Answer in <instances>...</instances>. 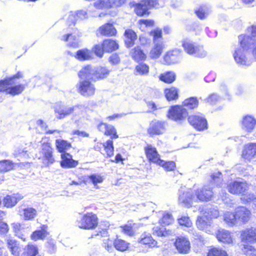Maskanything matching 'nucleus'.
Wrapping results in <instances>:
<instances>
[{
    "instance_id": "680f3d73",
    "label": "nucleus",
    "mask_w": 256,
    "mask_h": 256,
    "mask_svg": "<svg viewBox=\"0 0 256 256\" xmlns=\"http://www.w3.org/2000/svg\"><path fill=\"white\" fill-rule=\"evenodd\" d=\"M14 154L16 156H21L24 158H27L29 156L28 150H26V148H24L22 146L16 148L14 150Z\"/></svg>"
},
{
    "instance_id": "6ab92c4d",
    "label": "nucleus",
    "mask_w": 256,
    "mask_h": 256,
    "mask_svg": "<svg viewBox=\"0 0 256 256\" xmlns=\"http://www.w3.org/2000/svg\"><path fill=\"white\" fill-rule=\"evenodd\" d=\"M213 192L210 188L205 186L202 189H198L196 192L194 196H196V202L198 200L200 201H208L212 198Z\"/></svg>"
},
{
    "instance_id": "c9c22d12",
    "label": "nucleus",
    "mask_w": 256,
    "mask_h": 256,
    "mask_svg": "<svg viewBox=\"0 0 256 256\" xmlns=\"http://www.w3.org/2000/svg\"><path fill=\"white\" fill-rule=\"evenodd\" d=\"M74 56L80 60H86L92 58V53L90 50L84 48L78 50Z\"/></svg>"
},
{
    "instance_id": "20e7f679",
    "label": "nucleus",
    "mask_w": 256,
    "mask_h": 256,
    "mask_svg": "<svg viewBox=\"0 0 256 256\" xmlns=\"http://www.w3.org/2000/svg\"><path fill=\"white\" fill-rule=\"evenodd\" d=\"M130 5L131 7H134V12L139 16L148 14V11L151 8H157L158 7V4L156 0H144L139 4L131 2L130 3Z\"/></svg>"
},
{
    "instance_id": "49530a36",
    "label": "nucleus",
    "mask_w": 256,
    "mask_h": 256,
    "mask_svg": "<svg viewBox=\"0 0 256 256\" xmlns=\"http://www.w3.org/2000/svg\"><path fill=\"white\" fill-rule=\"evenodd\" d=\"M164 92L168 100H175L178 97V92L175 88L172 87L170 88H166Z\"/></svg>"
},
{
    "instance_id": "0e129e2a",
    "label": "nucleus",
    "mask_w": 256,
    "mask_h": 256,
    "mask_svg": "<svg viewBox=\"0 0 256 256\" xmlns=\"http://www.w3.org/2000/svg\"><path fill=\"white\" fill-rule=\"evenodd\" d=\"M178 224L188 228L192 226V222L190 220L189 217L186 216H182L178 219Z\"/></svg>"
},
{
    "instance_id": "1a4fd4ad",
    "label": "nucleus",
    "mask_w": 256,
    "mask_h": 256,
    "mask_svg": "<svg viewBox=\"0 0 256 256\" xmlns=\"http://www.w3.org/2000/svg\"><path fill=\"white\" fill-rule=\"evenodd\" d=\"M188 112L186 108L182 106H176L171 108L168 111V116L170 118L177 121L186 118Z\"/></svg>"
},
{
    "instance_id": "4d7b16f0",
    "label": "nucleus",
    "mask_w": 256,
    "mask_h": 256,
    "mask_svg": "<svg viewBox=\"0 0 256 256\" xmlns=\"http://www.w3.org/2000/svg\"><path fill=\"white\" fill-rule=\"evenodd\" d=\"M150 35L153 37V42H163L162 40V32L158 28H156L152 30L150 32Z\"/></svg>"
},
{
    "instance_id": "f3484780",
    "label": "nucleus",
    "mask_w": 256,
    "mask_h": 256,
    "mask_svg": "<svg viewBox=\"0 0 256 256\" xmlns=\"http://www.w3.org/2000/svg\"><path fill=\"white\" fill-rule=\"evenodd\" d=\"M74 106H66L64 104H58L54 108L56 116L62 119L70 114L74 109Z\"/></svg>"
},
{
    "instance_id": "a18cd8bd",
    "label": "nucleus",
    "mask_w": 256,
    "mask_h": 256,
    "mask_svg": "<svg viewBox=\"0 0 256 256\" xmlns=\"http://www.w3.org/2000/svg\"><path fill=\"white\" fill-rule=\"evenodd\" d=\"M129 246V244L121 239H116L114 241V246L116 250L124 252L126 250Z\"/></svg>"
},
{
    "instance_id": "6e6d98bb",
    "label": "nucleus",
    "mask_w": 256,
    "mask_h": 256,
    "mask_svg": "<svg viewBox=\"0 0 256 256\" xmlns=\"http://www.w3.org/2000/svg\"><path fill=\"white\" fill-rule=\"evenodd\" d=\"M240 200L244 204H246L250 202H252L254 204H256L255 201L256 200V198L253 194H244V192L242 194Z\"/></svg>"
},
{
    "instance_id": "a211bd4d",
    "label": "nucleus",
    "mask_w": 256,
    "mask_h": 256,
    "mask_svg": "<svg viewBox=\"0 0 256 256\" xmlns=\"http://www.w3.org/2000/svg\"><path fill=\"white\" fill-rule=\"evenodd\" d=\"M174 245L178 252L182 254H186L190 250V242L189 240L184 237H179L176 238Z\"/></svg>"
},
{
    "instance_id": "3c124183",
    "label": "nucleus",
    "mask_w": 256,
    "mask_h": 256,
    "mask_svg": "<svg viewBox=\"0 0 256 256\" xmlns=\"http://www.w3.org/2000/svg\"><path fill=\"white\" fill-rule=\"evenodd\" d=\"M183 104L188 108L193 109L198 106V101L196 98L192 97L185 100Z\"/></svg>"
},
{
    "instance_id": "052dcab7",
    "label": "nucleus",
    "mask_w": 256,
    "mask_h": 256,
    "mask_svg": "<svg viewBox=\"0 0 256 256\" xmlns=\"http://www.w3.org/2000/svg\"><path fill=\"white\" fill-rule=\"evenodd\" d=\"M208 8L206 6H201L198 10L196 11V16L200 19L204 18L209 14Z\"/></svg>"
},
{
    "instance_id": "dca6fc26",
    "label": "nucleus",
    "mask_w": 256,
    "mask_h": 256,
    "mask_svg": "<svg viewBox=\"0 0 256 256\" xmlns=\"http://www.w3.org/2000/svg\"><path fill=\"white\" fill-rule=\"evenodd\" d=\"M42 148V152L44 158L43 162L46 164L47 166H49L54 162L52 148L49 143H43Z\"/></svg>"
},
{
    "instance_id": "e2e57ef3",
    "label": "nucleus",
    "mask_w": 256,
    "mask_h": 256,
    "mask_svg": "<svg viewBox=\"0 0 256 256\" xmlns=\"http://www.w3.org/2000/svg\"><path fill=\"white\" fill-rule=\"evenodd\" d=\"M104 134L110 136L112 138H118L116 129L112 125L108 124L106 131H104Z\"/></svg>"
},
{
    "instance_id": "0eeeda50",
    "label": "nucleus",
    "mask_w": 256,
    "mask_h": 256,
    "mask_svg": "<svg viewBox=\"0 0 256 256\" xmlns=\"http://www.w3.org/2000/svg\"><path fill=\"white\" fill-rule=\"evenodd\" d=\"M125 2L126 0H98L94 3V6L97 9H108L120 6Z\"/></svg>"
},
{
    "instance_id": "f704fd0d",
    "label": "nucleus",
    "mask_w": 256,
    "mask_h": 256,
    "mask_svg": "<svg viewBox=\"0 0 256 256\" xmlns=\"http://www.w3.org/2000/svg\"><path fill=\"white\" fill-rule=\"evenodd\" d=\"M104 178L96 174L90 175V176H86L83 178V182L84 184H86L89 182H91L94 188H98L97 184L102 183L103 182Z\"/></svg>"
},
{
    "instance_id": "c85d7f7f",
    "label": "nucleus",
    "mask_w": 256,
    "mask_h": 256,
    "mask_svg": "<svg viewBox=\"0 0 256 256\" xmlns=\"http://www.w3.org/2000/svg\"><path fill=\"white\" fill-rule=\"evenodd\" d=\"M22 198L23 196L18 194L8 195L4 199V204L5 206L12 208Z\"/></svg>"
},
{
    "instance_id": "4c0bfd02",
    "label": "nucleus",
    "mask_w": 256,
    "mask_h": 256,
    "mask_svg": "<svg viewBox=\"0 0 256 256\" xmlns=\"http://www.w3.org/2000/svg\"><path fill=\"white\" fill-rule=\"evenodd\" d=\"M109 73L110 70L106 67L95 68L94 81L106 78Z\"/></svg>"
},
{
    "instance_id": "5fc2aeb1",
    "label": "nucleus",
    "mask_w": 256,
    "mask_h": 256,
    "mask_svg": "<svg viewBox=\"0 0 256 256\" xmlns=\"http://www.w3.org/2000/svg\"><path fill=\"white\" fill-rule=\"evenodd\" d=\"M24 215L26 220L34 219L36 215V211L32 208H28L24 210Z\"/></svg>"
},
{
    "instance_id": "39448f33",
    "label": "nucleus",
    "mask_w": 256,
    "mask_h": 256,
    "mask_svg": "<svg viewBox=\"0 0 256 256\" xmlns=\"http://www.w3.org/2000/svg\"><path fill=\"white\" fill-rule=\"evenodd\" d=\"M98 224V218L96 214L92 212L85 214L77 222V226L80 228L90 230L95 228Z\"/></svg>"
},
{
    "instance_id": "37998d69",
    "label": "nucleus",
    "mask_w": 256,
    "mask_h": 256,
    "mask_svg": "<svg viewBox=\"0 0 256 256\" xmlns=\"http://www.w3.org/2000/svg\"><path fill=\"white\" fill-rule=\"evenodd\" d=\"M61 40L64 42H68V46L76 48L78 46V41L76 36L72 34H66L62 36Z\"/></svg>"
},
{
    "instance_id": "423d86ee",
    "label": "nucleus",
    "mask_w": 256,
    "mask_h": 256,
    "mask_svg": "<svg viewBox=\"0 0 256 256\" xmlns=\"http://www.w3.org/2000/svg\"><path fill=\"white\" fill-rule=\"evenodd\" d=\"M188 121L194 128L198 130H202L207 128L206 120L202 114L190 116L188 118Z\"/></svg>"
},
{
    "instance_id": "7c9ffc66",
    "label": "nucleus",
    "mask_w": 256,
    "mask_h": 256,
    "mask_svg": "<svg viewBox=\"0 0 256 256\" xmlns=\"http://www.w3.org/2000/svg\"><path fill=\"white\" fill-rule=\"evenodd\" d=\"M180 52L178 50H173L168 52L164 56V62L168 64H173L178 62L180 58L178 54Z\"/></svg>"
},
{
    "instance_id": "09e8293b",
    "label": "nucleus",
    "mask_w": 256,
    "mask_h": 256,
    "mask_svg": "<svg viewBox=\"0 0 256 256\" xmlns=\"http://www.w3.org/2000/svg\"><path fill=\"white\" fill-rule=\"evenodd\" d=\"M175 74L170 72L162 74L160 76V79L166 83H172L175 80Z\"/></svg>"
},
{
    "instance_id": "2eb2a0df",
    "label": "nucleus",
    "mask_w": 256,
    "mask_h": 256,
    "mask_svg": "<svg viewBox=\"0 0 256 256\" xmlns=\"http://www.w3.org/2000/svg\"><path fill=\"white\" fill-rule=\"evenodd\" d=\"M94 85L88 80H82L80 82L78 91L80 94L84 96H90L94 94L95 92Z\"/></svg>"
},
{
    "instance_id": "2f4dec72",
    "label": "nucleus",
    "mask_w": 256,
    "mask_h": 256,
    "mask_svg": "<svg viewBox=\"0 0 256 256\" xmlns=\"http://www.w3.org/2000/svg\"><path fill=\"white\" fill-rule=\"evenodd\" d=\"M216 238L219 241L224 243L230 244L232 242L230 232L224 229H220L218 230Z\"/></svg>"
},
{
    "instance_id": "79ce46f5",
    "label": "nucleus",
    "mask_w": 256,
    "mask_h": 256,
    "mask_svg": "<svg viewBox=\"0 0 256 256\" xmlns=\"http://www.w3.org/2000/svg\"><path fill=\"white\" fill-rule=\"evenodd\" d=\"M149 66L144 63H140L136 66L134 74L136 76H146L149 73Z\"/></svg>"
},
{
    "instance_id": "ddd939ff",
    "label": "nucleus",
    "mask_w": 256,
    "mask_h": 256,
    "mask_svg": "<svg viewBox=\"0 0 256 256\" xmlns=\"http://www.w3.org/2000/svg\"><path fill=\"white\" fill-rule=\"evenodd\" d=\"M144 150L148 161L158 164L161 159L156 148L151 144H148Z\"/></svg>"
},
{
    "instance_id": "c03bdc74",
    "label": "nucleus",
    "mask_w": 256,
    "mask_h": 256,
    "mask_svg": "<svg viewBox=\"0 0 256 256\" xmlns=\"http://www.w3.org/2000/svg\"><path fill=\"white\" fill-rule=\"evenodd\" d=\"M205 217L209 220L217 218L220 216V212L216 207L207 208L203 213Z\"/></svg>"
},
{
    "instance_id": "f03ea898",
    "label": "nucleus",
    "mask_w": 256,
    "mask_h": 256,
    "mask_svg": "<svg viewBox=\"0 0 256 256\" xmlns=\"http://www.w3.org/2000/svg\"><path fill=\"white\" fill-rule=\"evenodd\" d=\"M22 76V74L21 72H18L13 76L3 80L4 81V84H8L5 92L12 96L18 95L21 94L24 90L26 85L24 84H14L16 83L15 79L21 78Z\"/></svg>"
},
{
    "instance_id": "c756f323",
    "label": "nucleus",
    "mask_w": 256,
    "mask_h": 256,
    "mask_svg": "<svg viewBox=\"0 0 256 256\" xmlns=\"http://www.w3.org/2000/svg\"><path fill=\"white\" fill-rule=\"evenodd\" d=\"M49 234L48 232V226L42 225L40 227V230H36L31 234V238L34 240H44Z\"/></svg>"
},
{
    "instance_id": "5701e85b",
    "label": "nucleus",
    "mask_w": 256,
    "mask_h": 256,
    "mask_svg": "<svg viewBox=\"0 0 256 256\" xmlns=\"http://www.w3.org/2000/svg\"><path fill=\"white\" fill-rule=\"evenodd\" d=\"M61 158L60 166L63 168H73L76 167L78 164V162L74 160L72 156L68 153L62 154Z\"/></svg>"
},
{
    "instance_id": "7ed1b4c3",
    "label": "nucleus",
    "mask_w": 256,
    "mask_h": 256,
    "mask_svg": "<svg viewBox=\"0 0 256 256\" xmlns=\"http://www.w3.org/2000/svg\"><path fill=\"white\" fill-rule=\"evenodd\" d=\"M182 46L185 52L190 55L200 58L204 57L206 55V52L204 50L202 46L198 45L190 40H184Z\"/></svg>"
},
{
    "instance_id": "aec40b11",
    "label": "nucleus",
    "mask_w": 256,
    "mask_h": 256,
    "mask_svg": "<svg viewBox=\"0 0 256 256\" xmlns=\"http://www.w3.org/2000/svg\"><path fill=\"white\" fill-rule=\"evenodd\" d=\"M256 125V120L252 115L247 114L244 116L242 120V128L248 132H252Z\"/></svg>"
},
{
    "instance_id": "69168bd1",
    "label": "nucleus",
    "mask_w": 256,
    "mask_h": 256,
    "mask_svg": "<svg viewBox=\"0 0 256 256\" xmlns=\"http://www.w3.org/2000/svg\"><path fill=\"white\" fill-rule=\"evenodd\" d=\"M220 100V97L216 93L210 94L205 101L210 104H214Z\"/></svg>"
},
{
    "instance_id": "13d9d810",
    "label": "nucleus",
    "mask_w": 256,
    "mask_h": 256,
    "mask_svg": "<svg viewBox=\"0 0 256 256\" xmlns=\"http://www.w3.org/2000/svg\"><path fill=\"white\" fill-rule=\"evenodd\" d=\"M207 256H228L226 252L218 248H212L209 250Z\"/></svg>"
},
{
    "instance_id": "bb28decb",
    "label": "nucleus",
    "mask_w": 256,
    "mask_h": 256,
    "mask_svg": "<svg viewBox=\"0 0 256 256\" xmlns=\"http://www.w3.org/2000/svg\"><path fill=\"white\" fill-rule=\"evenodd\" d=\"M95 68L87 66L83 68L79 72L78 75L80 78L91 79L94 81Z\"/></svg>"
},
{
    "instance_id": "338daca9",
    "label": "nucleus",
    "mask_w": 256,
    "mask_h": 256,
    "mask_svg": "<svg viewBox=\"0 0 256 256\" xmlns=\"http://www.w3.org/2000/svg\"><path fill=\"white\" fill-rule=\"evenodd\" d=\"M94 51L98 56L102 58L103 56L104 52H105L103 48V42L102 44L96 45L94 48Z\"/></svg>"
},
{
    "instance_id": "412c9836",
    "label": "nucleus",
    "mask_w": 256,
    "mask_h": 256,
    "mask_svg": "<svg viewBox=\"0 0 256 256\" xmlns=\"http://www.w3.org/2000/svg\"><path fill=\"white\" fill-rule=\"evenodd\" d=\"M237 220L243 223L247 222L251 216L250 212L244 206H239L235 210Z\"/></svg>"
},
{
    "instance_id": "4be33fe9",
    "label": "nucleus",
    "mask_w": 256,
    "mask_h": 256,
    "mask_svg": "<svg viewBox=\"0 0 256 256\" xmlns=\"http://www.w3.org/2000/svg\"><path fill=\"white\" fill-rule=\"evenodd\" d=\"M242 156L248 160L256 158V143L246 144L243 150Z\"/></svg>"
},
{
    "instance_id": "774afa93",
    "label": "nucleus",
    "mask_w": 256,
    "mask_h": 256,
    "mask_svg": "<svg viewBox=\"0 0 256 256\" xmlns=\"http://www.w3.org/2000/svg\"><path fill=\"white\" fill-rule=\"evenodd\" d=\"M174 221L173 218L171 214L168 213H164L162 218V222L164 224L168 225L172 224Z\"/></svg>"
},
{
    "instance_id": "f257e3e1",
    "label": "nucleus",
    "mask_w": 256,
    "mask_h": 256,
    "mask_svg": "<svg viewBox=\"0 0 256 256\" xmlns=\"http://www.w3.org/2000/svg\"><path fill=\"white\" fill-rule=\"evenodd\" d=\"M251 40L249 36L244 34H242L238 36L240 46L236 48L234 54V60L238 64L250 65V62L248 59L246 53Z\"/></svg>"
},
{
    "instance_id": "9d476101",
    "label": "nucleus",
    "mask_w": 256,
    "mask_h": 256,
    "mask_svg": "<svg viewBox=\"0 0 256 256\" xmlns=\"http://www.w3.org/2000/svg\"><path fill=\"white\" fill-rule=\"evenodd\" d=\"M248 186L246 182L236 181L228 184V190L232 194H242L248 189Z\"/></svg>"
},
{
    "instance_id": "864d4df0",
    "label": "nucleus",
    "mask_w": 256,
    "mask_h": 256,
    "mask_svg": "<svg viewBox=\"0 0 256 256\" xmlns=\"http://www.w3.org/2000/svg\"><path fill=\"white\" fill-rule=\"evenodd\" d=\"M158 165L162 167L166 171H172L176 168V164L172 161L165 162L161 160Z\"/></svg>"
},
{
    "instance_id": "a19ab883",
    "label": "nucleus",
    "mask_w": 256,
    "mask_h": 256,
    "mask_svg": "<svg viewBox=\"0 0 256 256\" xmlns=\"http://www.w3.org/2000/svg\"><path fill=\"white\" fill-rule=\"evenodd\" d=\"M124 36L126 38L125 42L127 46L130 47L132 46L134 40L137 38L136 32L132 30L128 29L126 30Z\"/></svg>"
},
{
    "instance_id": "bf43d9fd",
    "label": "nucleus",
    "mask_w": 256,
    "mask_h": 256,
    "mask_svg": "<svg viewBox=\"0 0 256 256\" xmlns=\"http://www.w3.org/2000/svg\"><path fill=\"white\" fill-rule=\"evenodd\" d=\"M106 152L108 156L110 157L114 154V148L113 146V142L111 140H108L106 142L103 144Z\"/></svg>"
},
{
    "instance_id": "4468645a",
    "label": "nucleus",
    "mask_w": 256,
    "mask_h": 256,
    "mask_svg": "<svg viewBox=\"0 0 256 256\" xmlns=\"http://www.w3.org/2000/svg\"><path fill=\"white\" fill-rule=\"evenodd\" d=\"M165 130L166 123L164 122L154 120L150 123L148 132L151 136L159 135L162 134Z\"/></svg>"
},
{
    "instance_id": "e433bc0d",
    "label": "nucleus",
    "mask_w": 256,
    "mask_h": 256,
    "mask_svg": "<svg viewBox=\"0 0 256 256\" xmlns=\"http://www.w3.org/2000/svg\"><path fill=\"white\" fill-rule=\"evenodd\" d=\"M223 220L230 226H232L237 223L236 213L233 214L228 211L224 212L223 213Z\"/></svg>"
},
{
    "instance_id": "b1692460",
    "label": "nucleus",
    "mask_w": 256,
    "mask_h": 256,
    "mask_svg": "<svg viewBox=\"0 0 256 256\" xmlns=\"http://www.w3.org/2000/svg\"><path fill=\"white\" fill-rule=\"evenodd\" d=\"M8 248L14 256H20L22 248L19 242L14 239L8 238L6 240Z\"/></svg>"
},
{
    "instance_id": "8fccbe9b",
    "label": "nucleus",
    "mask_w": 256,
    "mask_h": 256,
    "mask_svg": "<svg viewBox=\"0 0 256 256\" xmlns=\"http://www.w3.org/2000/svg\"><path fill=\"white\" fill-rule=\"evenodd\" d=\"M14 164L9 160L0 161V172H6L13 169Z\"/></svg>"
},
{
    "instance_id": "f8f14e48",
    "label": "nucleus",
    "mask_w": 256,
    "mask_h": 256,
    "mask_svg": "<svg viewBox=\"0 0 256 256\" xmlns=\"http://www.w3.org/2000/svg\"><path fill=\"white\" fill-rule=\"evenodd\" d=\"M242 242L254 244L256 242V228H250L242 231L240 234Z\"/></svg>"
},
{
    "instance_id": "de8ad7c7",
    "label": "nucleus",
    "mask_w": 256,
    "mask_h": 256,
    "mask_svg": "<svg viewBox=\"0 0 256 256\" xmlns=\"http://www.w3.org/2000/svg\"><path fill=\"white\" fill-rule=\"evenodd\" d=\"M56 146L58 152H62L70 148L71 145L66 141L62 140H56Z\"/></svg>"
},
{
    "instance_id": "ea45409f",
    "label": "nucleus",
    "mask_w": 256,
    "mask_h": 256,
    "mask_svg": "<svg viewBox=\"0 0 256 256\" xmlns=\"http://www.w3.org/2000/svg\"><path fill=\"white\" fill-rule=\"evenodd\" d=\"M38 254V250L34 245L28 244L22 248L20 256H36Z\"/></svg>"
},
{
    "instance_id": "473e14b6",
    "label": "nucleus",
    "mask_w": 256,
    "mask_h": 256,
    "mask_svg": "<svg viewBox=\"0 0 256 256\" xmlns=\"http://www.w3.org/2000/svg\"><path fill=\"white\" fill-rule=\"evenodd\" d=\"M98 32L101 34L107 36H114L116 33L115 28L111 24H106L99 28Z\"/></svg>"
},
{
    "instance_id": "a878e982",
    "label": "nucleus",
    "mask_w": 256,
    "mask_h": 256,
    "mask_svg": "<svg viewBox=\"0 0 256 256\" xmlns=\"http://www.w3.org/2000/svg\"><path fill=\"white\" fill-rule=\"evenodd\" d=\"M12 226L15 235L25 241V234L29 231L28 228H26L24 224H20L18 222L12 223Z\"/></svg>"
},
{
    "instance_id": "cd10ccee",
    "label": "nucleus",
    "mask_w": 256,
    "mask_h": 256,
    "mask_svg": "<svg viewBox=\"0 0 256 256\" xmlns=\"http://www.w3.org/2000/svg\"><path fill=\"white\" fill-rule=\"evenodd\" d=\"M164 48L163 42H153V46L149 53V56L152 59L158 58L162 52Z\"/></svg>"
},
{
    "instance_id": "72a5a7b5",
    "label": "nucleus",
    "mask_w": 256,
    "mask_h": 256,
    "mask_svg": "<svg viewBox=\"0 0 256 256\" xmlns=\"http://www.w3.org/2000/svg\"><path fill=\"white\" fill-rule=\"evenodd\" d=\"M130 55L132 58L136 62L144 60L146 57V54L138 46L131 50Z\"/></svg>"
},
{
    "instance_id": "393cba45",
    "label": "nucleus",
    "mask_w": 256,
    "mask_h": 256,
    "mask_svg": "<svg viewBox=\"0 0 256 256\" xmlns=\"http://www.w3.org/2000/svg\"><path fill=\"white\" fill-rule=\"evenodd\" d=\"M139 244L146 245L148 248H152L158 246V242L152 236L150 233L144 232L138 238Z\"/></svg>"
},
{
    "instance_id": "603ef678",
    "label": "nucleus",
    "mask_w": 256,
    "mask_h": 256,
    "mask_svg": "<svg viewBox=\"0 0 256 256\" xmlns=\"http://www.w3.org/2000/svg\"><path fill=\"white\" fill-rule=\"evenodd\" d=\"M242 250L246 256H256V249L251 245L244 244Z\"/></svg>"
},
{
    "instance_id": "58836bf2",
    "label": "nucleus",
    "mask_w": 256,
    "mask_h": 256,
    "mask_svg": "<svg viewBox=\"0 0 256 256\" xmlns=\"http://www.w3.org/2000/svg\"><path fill=\"white\" fill-rule=\"evenodd\" d=\"M118 47V43L114 40L107 39L103 42V48L106 52H112L117 50Z\"/></svg>"
},
{
    "instance_id": "6e6552de",
    "label": "nucleus",
    "mask_w": 256,
    "mask_h": 256,
    "mask_svg": "<svg viewBox=\"0 0 256 256\" xmlns=\"http://www.w3.org/2000/svg\"><path fill=\"white\" fill-rule=\"evenodd\" d=\"M212 224V220L205 217L204 214L197 218L196 222L197 228L200 230L205 231L206 233H213L214 230Z\"/></svg>"
},
{
    "instance_id": "9b49d317",
    "label": "nucleus",
    "mask_w": 256,
    "mask_h": 256,
    "mask_svg": "<svg viewBox=\"0 0 256 256\" xmlns=\"http://www.w3.org/2000/svg\"><path fill=\"white\" fill-rule=\"evenodd\" d=\"M179 203L187 207L191 206L193 202H196V196L192 190H188L186 192L180 191L178 198Z\"/></svg>"
}]
</instances>
